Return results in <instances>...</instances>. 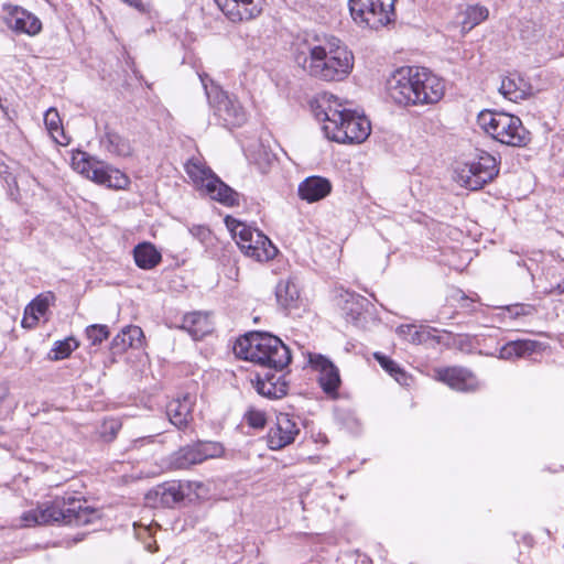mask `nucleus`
Listing matches in <instances>:
<instances>
[{"label":"nucleus","instance_id":"nucleus-23","mask_svg":"<svg viewBox=\"0 0 564 564\" xmlns=\"http://www.w3.org/2000/svg\"><path fill=\"white\" fill-rule=\"evenodd\" d=\"M187 489L186 484L174 480L158 486L153 494L162 507L173 508L184 500Z\"/></svg>","mask_w":564,"mask_h":564},{"label":"nucleus","instance_id":"nucleus-36","mask_svg":"<svg viewBox=\"0 0 564 564\" xmlns=\"http://www.w3.org/2000/svg\"><path fill=\"white\" fill-rule=\"evenodd\" d=\"M121 427L122 423L120 420L115 417L106 419L98 427L96 434L99 441L104 443H111L116 440Z\"/></svg>","mask_w":564,"mask_h":564},{"label":"nucleus","instance_id":"nucleus-16","mask_svg":"<svg viewBox=\"0 0 564 564\" xmlns=\"http://www.w3.org/2000/svg\"><path fill=\"white\" fill-rule=\"evenodd\" d=\"M196 397L192 393H182L172 399L166 405V415L170 422L181 431L187 429L193 422V410Z\"/></svg>","mask_w":564,"mask_h":564},{"label":"nucleus","instance_id":"nucleus-19","mask_svg":"<svg viewBox=\"0 0 564 564\" xmlns=\"http://www.w3.org/2000/svg\"><path fill=\"white\" fill-rule=\"evenodd\" d=\"M215 324L212 319V314L208 312L195 311L187 313L182 318L181 329L194 340H200L214 332Z\"/></svg>","mask_w":564,"mask_h":564},{"label":"nucleus","instance_id":"nucleus-9","mask_svg":"<svg viewBox=\"0 0 564 564\" xmlns=\"http://www.w3.org/2000/svg\"><path fill=\"white\" fill-rule=\"evenodd\" d=\"M397 0H348L350 15L356 24L379 30L395 20Z\"/></svg>","mask_w":564,"mask_h":564},{"label":"nucleus","instance_id":"nucleus-1","mask_svg":"<svg viewBox=\"0 0 564 564\" xmlns=\"http://www.w3.org/2000/svg\"><path fill=\"white\" fill-rule=\"evenodd\" d=\"M234 352L237 358L260 368L252 381L260 395L274 400L288 394L286 369L292 361V355L278 336L267 332H248L237 338Z\"/></svg>","mask_w":564,"mask_h":564},{"label":"nucleus","instance_id":"nucleus-45","mask_svg":"<svg viewBox=\"0 0 564 564\" xmlns=\"http://www.w3.org/2000/svg\"><path fill=\"white\" fill-rule=\"evenodd\" d=\"M259 156H263L262 160L256 159V163L258 164L260 171L264 173L268 169V166L272 163L274 155L270 152H268L265 149H261L259 151Z\"/></svg>","mask_w":564,"mask_h":564},{"label":"nucleus","instance_id":"nucleus-43","mask_svg":"<svg viewBox=\"0 0 564 564\" xmlns=\"http://www.w3.org/2000/svg\"><path fill=\"white\" fill-rule=\"evenodd\" d=\"M475 338L470 335H455V345L453 348H456L463 352L470 354L475 349Z\"/></svg>","mask_w":564,"mask_h":564},{"label":"nucleus","instance_id":"nucleus-14","mask_svg":"<svg viewBox=\"0 0 564 564\" xmlns=\"http://www.w3.org/2000/svg\"><path fill=\"white\" fill-rule=\"evenodd\" d=\"M3 12L4 24L15 34L35 36L42 31L41 20L20 6L3 4Z\"/></svg>","mask_w":564,"mask_h":564},{"label":"nucleus","instance_id":"nucleus-39","mask_svg":"<svg viewBox=\"0 0 564 564\" xmlns=\"http://www.w3.org/2000/svg\"><path fill=\"white\" fill-rule=\"evenodd\" d=\"M433 334H431L430 344L441 345L445 348H453L455 345V335L454 333L446 329H437L435 327H431Z\"/></svg>","mask_w":564,"mask_h":564},{"label":"nucleus","instance_id":"nucleus-20","mask_svg":"<svg viewBox=\"0 0 564 564\" xmlns=\"http://www.w3.org/2000/svg\"><path fill=\"white\" fill-rule=\"evenodd\" d=\"M99 143L106 152L113 156L128 158L133 152L130 140L108 123L104 127V133L100 135Z\"/></svg>","mask_w":564,"mask_h":564},{"label":"nucleus","instance_id":"nucleus-48","mask_svg":"<svg viewBox=\"0 0 564 564\" xmlns=\"http://www.w3.org/2000/svg\"><path fill=\"white\" fill-rule=\"evenodd\" d=\"M153 443V438L151 436L148 437H140L137 440H133L130 445V449L139 448L143 446L144 444Z\"/></svg>","mask_w":564,"mask_h":564},{"label":"nucleus","instance_id":"nucleus-10","mask_svg":"<svg viewBox=\"0 0 564 564\" xmlns=\"http://www.w3.org/2000/svg\"><path fill=\"white\" fill-rule=\"evenodd\" d=\"M72 165L75 171L99 185L122 189L129 184L124 173L83 151L73 155Z\"/></svg>","mask_w":564,"mask_h":564},{"label":"nucleus","instance_id":"nucleus-44","mask_svg":"<svg viewBox=\"0 0 564 564\" xmlns=\"http://www.w3.org/2000/svg\"><path fill=\"white\" fill-rule=\"evenodd\" d=\"M452 300L458 303V307L465 312H473L475 310L474 300L466 295L462 290H456L452 295Z\"/></svg>","mask_w":564,"mask_h":564},{"label":"nucleus","instance_id":"nucleus-33","mask_svg":"<svg viewBox=\"0 0 564 564\" xmlns=\"http://www.w3.org/2000/svg\"><path fill=\"white\" fill-rule=\"evenodd\" d=\"M367 300L364 296L351 294L350 297L346 300L343 307L346 321L357 325L364 316V306Z\"/></svg>","mask_w":564,"mask_h":564},{"label":"nucleus","instance_id":"nucleus-15","mask_svg":"<svg viewBox=\"0 0 564 564\" xmlns=\"http://www.w3.org/2000/svg\"><path fill=\"white\" fill-rule=\"evenodd\" d=\"M232 23L248 22L261 15L265 0H214Z\"/></svg>","mask_w":564,"mask_h":564},{"label":"nucleus","instance_id":"nucleus-34","mask_svg":"<svg viewBox=\"0 0 564 564\" xmlns=\"http://www.w3.org/2000/svg\"><path fill=\"white\" fill-rule=\"evenodd\" d=\"M186 172L193 182L199 187L200 191L205 192V183L213 181V177L217 176L210 167L204 166L200 163H188L186 165Z\"/></svg>","mask_w":564,"mask_h":564},{"label":"nucleus","instance_id":"nucleus-11","mask_svg":"<svg viewBox=\"0 0 564 564\" xmlns=\"http://www.w3.org/2000/svg\"><path fill=\"white\" fill-rule=\"evenodd\" d=\"M499 174L497 159L486 151H478L473 161L458 173L459 182L470 191H478L494 181Z\"/></svg>","mask_w":564,"mask_h":564},{"label":"nucleus","instance_id":"nucleus-41","mask_svg":"<svg viewBox=\"0 0 564 564\" xmlns=\"http://www.w3.org/2000/svg\"><path fill=\"white\" fill-rule=\"evenodd\" d=\"M409 332H410L411 343L416 344V345L430 344L431 334H433L431 326L421 327L420 329H417L414 326H410Z\"/></svg>","mask_w":564,"mask_h":564},{"label":"nucleus","instance_id":"nucleus-22","mask_svg":"<svg viewBox=\"0 0 564 564\" xmlns=\"http://www.w3.org/2000/svg\"><path fill=\"white\" fill-rule=\"evenodd\" d=\"M332 191V183L326 177L308 176L299 185L297 192L301 199L308 203L325 198Z\"/></svg>","mask_w":564,"mask_h":564},{"label":"nucleus","instance_id":"nucleus-4","mask_svg":"<svg viewBox=\"0 0 564 564\" xmlns=\"http://www.w3.org/2000/svg\"><path fill=\"white\" fill-rule=\"evenodd\" d=\"M295 61L314 78L324 82H341L354 68V54L332 37L323 44L308 47V55L297 54Z\"/></svg>","mask_w":564,"mask_h":564},{"label":"nucleus","instance_id":"nucleus-21","mask_svg":"<svg viewBox=\"0 0 564 564\" xmlns=\"http://www.w3.org/2000/svg\"><path fill=\"white\" fill-rule=\"evenodd\" d=\"M205 194L213 200L226 207H237L240 205L241 194L226 184L218 175L213 181L205 183Z\"/></svg>","mask_w":564,"mask_h":564},{"label":"nucleus","instance_id":"nucleus-28","mask_svg":"<svg viewBox=\"0 0 564 564\" xmlns=\"http://www.w3.org/2000/svg\"><path fill=\"white\" fill-rule=\"evenodd\" d=\"M53 300L54 294L52 292L37 295L34 300H32V302L25 308L22 326L25 328H31L34 326L39 322V317L43 316L47 312Z\"/></svg>","mask_w":564,"mask_h":564},{"label":"nucleus","instance_id":"nucleus-38","mask_svg":"<svg viewBox=\"0 0 564 564\" xmlns=\"http://www.w3.org/2000/svg\"><path fill=\"white\" fill-rule=\"evenodd\" d=\"M86 336L91 345H100L109 336L108 326L101 324L89 325L86 328Z\"/></svg>","mask_w":564,"mask_h":564},{"label":"nucleus","instance_id":"nucleus-25","mask_svg":"<svg viewBox=\"0 0 564 564\" xmlns=\"http://www.w3.org/2000/svg\"><path fill=\"white\" fill-rule=\"evenodd\" d=\"M276 302L284 311H290L299 306L300 290L295 279L288 278L280 280L275 286Z\"/></svg>","mask_w":564,"mask_h":564},{"label":"nucleus","instance_id":"nucleus-2","mask_svg":"<svg viewBox=\"0 0 564 564\" xmlns=\"http://www.w3.org/2000/svg\"><path fill=\"white\" fill-rule=\"evenodd\" d=\"M386 89L388 97L399 106H425L444 97L445 84L425 67L402 66L388 78Z\"/></svg>","mask_w":564,"mask_h":564},{"label":"nucleus","instance_id":"nucleus-42","mask_svg":"<svg viewBox=\"0 0 564 564\" xmlns=\"http://www.w3.org/2000/svg\"><path fill=\"white\" fill-rule=\"evenodd\" d=\"M510 317L517 318L520 316L532 315L535 313V307L532 304L517 303L505 307Z\"/></svg>","mask_w":564,"mask_h":564},{"label":"nucleus","instance_id":"nucleus-27","mask_svg":"<svg viewBox=\"0 0 564 564\" xmlns=\"http://www.w3.org/2000/svg\"><path fill=\"white\" fill-rule=\"evenodd\" d=\"M133 259L138 268L151 270L160 264L162 254L151 242H140L133 248Z\"/></svg>","mask_w":564,"mask_h":564},{"label":"nucleus","instance_id":"nucleus-6","mask_svg":"<svg viewBox=\"0 0 564 564\" xmlns=\"http://www.w3.org/2000/svg\"><path fill=\"white\" fill-rule=\"evenodd\" d=\"M480 128L496 141L509 147L523 148L531 141V133L514 115L482 110L477 117Z\"/></svg>","mask_w":564,"mask_h":564},{"label":"nucleus","instance_id":"nucleus-26","mask_svg":"<svg viewBox=\"0 0 564 564\" xmlns=\"http://www.w3.org/2000/svg\"><path fill=\"white\" fill-rule=\"evenodd\" d=\"M143 338V332L139 326H127L117 334L110 344L112 355L124 352L128 348L140 346Z\"/></svg>","mask_w":564,"mask_h":564},{"label":"nucleus","instance_id":"nucleus-40","mask_svg":"<svg viewBox=\"0 0 564 564\" xmlns=\"http://www.w3.org/2000/svg\"><path fill=\"white\" fill-rule=\"evenodd\" d=\"M189 234L203 245H210L213 232L207 225H193L188 227Z\"/></svg>","mask_w":564,"mask_h":564},{"label":"nucleus","instance_id":"nucleus-12","mask_svg":"<svg viewBox=\"0 0 564 564\" xmlns=\"http://www.w3.org/2000/svg\"><path fill=\"white\" fill-rule=\"evenodd\" d=\"M225 452L221 443L214 441H197L194 444L180 447L169 459L172 469H187L207 459L220 457Z\"/></svg>","mask_w":564,"mask_h":564},{"label":"nucleus","instance_id":"nucleus-37","mask_svg":"<svg viewBox=\"0 0 564 564\" xmlns=\"http://www.w3.org/2000/svg\"><path fill=\"white\" fill-rule=\"evenodd\" d=\"M243 422L251 429L263 430L268 423L267 413L254 406H249L243 414Z\"/></svg>","mask_w":564,"mask_h":564},{"label":"nucleus","instance_id":"nucleus-17","mask_svg":"<svg viewBox=\"0 0 564 564\" xmlns=\"http://www.w3.org/2000/svg\"><path fill=\"white\" fill-rule=\"evenodd\" d=\"M310 362L319 372L318 382L323 391L330 397H336L340 386L338 368L322 355L312 356Z\"/></svg>","mask_w":564,"mask_h":564},{"label":"nucleus","instance_id":"nucleus-8","mask_svg":"<svg viewBox=\"0 0 564 564\" xmlns=\"http://www.w3.org/2000/svg\"><path fill=\"white\" fill-rule=\"evenodd\" d=\"M226 224L241 252L259 262L272 260L279 252L278 248L262 231L243 223L226 218Z\"/></svg>","mask_w":564,"mask_h":564},{"label":"nucleus","instance_id":"nucleus-46","mask_svg":"<svg viewBox=\"0 0 564 564\" xmlns=\"http://www.w3.org/2000/svg\"><path fill=\"white\" fill-rule=\"evenodd\" d=\"M0 175L3 176L7 185L11 186V184H13L17 187L15 177L9 172V166L3 162L0 163Z\"/></svg>","mask_w":564,"mask_h":564},{"label":"nucleus","instance_id":"nucleus-35","mask_svg":"<svg viewBox=\"0 0 564 564\" xmlns=\"http://www.w3.org/2000/svg\"><path fill=\"white\" fill-rule=\"evenodd\" d=\"M79 346L78 340L70 336L63 340H56L53 348L48 352V359L53 361L68 358L70 354Z\"/></svg>","mask_w":564,"mask_h":564},{"label":"nucleus","instance_id":"nucleus-32","mask_svg":"<svg viewBox=\"0 0 564 564\" xmlns=\"http://www.w3.org/2000/svg\"><path fill=\"white\" fill-rule=\"evenodd\" d=\"M375 359L379 362L381 368L388 372L397 382H399L402 386H406L409 381V376L400 367L399 364H397L393 359L390 357L381 354V352H375L373 354Z\"/></svg>","mask_w":564,"mask_h":564},{"label":"nucleus","instance_id":"nucleus-31","mask_svg":"<svg viewBox=\"0 0 564 564\" xmlns=\"http://www.w3.org/2000/svg\"><path fill=\"white\" fill-rule=\"evenodd\" d=\"M463 15L462 28L464 31H470L488 19L489 11L485 6L473 4L466 7Z\"/></svg>","mask_w":564,"mask_h":564},{"label":"nucleus","instance_id":"nucleus-18","mask_svg":"<svg viewBox=\"0 0 564 564\" xmlns=\"http://www.w3.org/2000/svg\"><path fill=\"white\" fill-rule=\"evenodd\" d=\"M437 378L456 391H473L477 387V381L473 372L463 367H446L440 369L437 371Z\"/></svg>","mask_w":564,"mask_h":564},{"label":"nucleus","instance_id":"nucleus-3","mask_svg":"<svg viewBox=\"0 0 564 564\" xmlns=\"http://www.w3.org/2000/svg\"><path fill=\"white\" fill-rule=\"evenodd\" d=\"M317 120L323 121L327 139L338 143H361L371 132L370 121L356 111L346 109L333 95H324L312 104Z\"/></svg>","mask_w":564,"mask_h":564},{"label":"nucleus","instance_id":"nucleus-29","mask_svg":"<svg viewBox=\"0 0 564 564\" xmlns=\"http://www.w3.org/2000/svg\"><path fill=\"white\" fill-rule=\"evenodd\" d=\"M499 91L505 98L517 102L518 100H522L527 97L528 85L520 75L510 74L502 78Z\"/></svg>","mask_w":564,"mask_h":564},{"label":"nucleus","instance_id":"nucleus-5","mask_svg":"<svg viewBox=\"0 0 564 564\" xmlns=\"http://www.w3.org/2000/svg\"><path fill=\"white\" fill-rule=\"evenodd\" d=\"M100 518V510L88 506L87 500L77 492L56 496L52 501L25 512L22 517L28 525L61 523L76 527L94 523Z\"/></svg>","mask_w":564,"mask_h":564},{"label":"nucleus","instance_id":"nucleus-47","mask_svg":"<svg viewBox=\"0 0 564 564\" xmlns=\"http://www.w3.org/2000/svg\"><path fill=\"white\" fill-rule=\"evenodd\" d=\"M549 295H564V278L555 284H551L550 289L545 290Z\"/></svg>","mask_w":564,"mask_h":564},{"label":"nucleus","instance_id":"nucleus-24","mask_svg":"<svg viewBox=\"0 0 564 564\" xmlns=\"http://www.w3.org/2000/svg\"><path fill=\"white\" fill-rule=\"evenodd\" d=\"M541 344L532 339H517L506 343L499 349V358L505 360H513L518 358L529 357L536 352Z\"/></svg>","mask_w":564,"mask_h":564},{"label":"nucleus","instance_id":"nucleus-30","mask_svg":"<svg viewBox=\"0 0 564 564\" xmlns=\"http://www.w3.org/2000/svg\"><path fill=\"white\" fill-rule=\"evenodd\" d=\"M44 124L52 139L59 145H67L70 138L65 134L62 126V119L55 108H50L44 113Z\"/></svg>","mask_w":564,"mask_h":564},{"label":"nucleus","instance_id":"nucleus-49","mask_svg":"<svg viewBox=\"0 0 564 564\" xmlns=\"http://www.w3.org/2000/svg\"><path fill=\"white\" fill-rule=\"evenodd\" d=\"M8 186V192H9V195L13 198V199H17L18 196H19V187L11 184V186L7 185Z\"/></svg>","mask_w":564,"mask_h":564},{"label":"nucleus","instance_id":"nucleus-7","mask_svg":"<svg viewBox=\"0 0 564 564\" xmlns=\"http://www.w3.org/2000/svg\"><path fill=\"white\" fill-rule=\"evenodd\" d=\"M208 102L215 116L225 128L242 127L248 120V112L238 98L215 85L207 74L199 75Z\"/></svg>","mask_w":564,"mask_h":564},{"label":"nucleus","instance_id":"nucleus-13","mask_svg":"<svg viewBox=\"0 0 564 564\" xmlns=\"http://www.w3.org/2000/svg\"><path fill=\"white\" fill-rule=\"evenodd\" d=\"M301 420L299 416L285 412H280L275 416V422L270 426L265 442L271 451H280L293 444L301 433Z\"/></svg>","mask_w":564,"mask_h":564}]
</instances>
